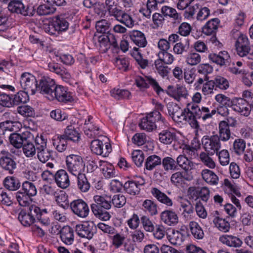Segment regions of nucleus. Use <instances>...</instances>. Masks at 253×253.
<instances>
[{
    "mask_svg": "<svg viewBox=\"0 0 253 253\" xmlns=\"http://www.w3.org/2000/svg\"><path fill=\"white\" fill-rule=\"evenodd\" d=\"M109 238L112 241V245L116 249L121 247L125 240V237L123 235L118 233L117 231L114 234L110 236Z\"/></svg>",
    "mask_w": 253,
    "mask_h": 253,
    "instance_id": "nucleus-55",
    "label": "nucleus"
},
{
    "mask_svg": "<svg viewBox=\"0 0 253 253\" xmlns=\"http://www.w3.org/2000/svg\"><path fill=\"white\" fill-rule=\"evenodd\" d=\"M161 118V113L153 111L141 120L139 126L141 129L152 131L156 129L155 120Z\"/></svg>",
    "mask_w": 253,
    "mask_h": 253,
    "instance_id": "nucleus-12",
    "label": "nucleus"
},
{
    "mask_svg": "<svg viewBox=\"0 0 253 253\" xmlns=\"http://www.w3.org/2000/svg\"><path fill=\"white\" fill-rule=\"evenodd\" d=\"M230 108L236 113L248 117L251 113V104L250 105L244 98L234 97Z\"/></svg>",
    "mask_w": 253,
    "mask_h": 253,
    "instance_id": "nucleus-11",
    "label": "nucleus"
},
{
    "mask_svg": "<svg viewBox=\"0 0 253 253\" xmlns=\"http://www.w3.org/2000/svg\"><path fill=\"white\" fill-rule=\"evenodd\" d=\"M21 190L31 197L35 196L37 193L35 185L33 183L28 181H24L22 183Z\"/></svg>",
    "mask_w": 253,
    "mask_h": 253,
    "instance_id": "nucleus-50",
    "label": "nucleus"
},
{
    "mask_svg": "<svg viewBox=\"0 0 253 253\" xmlns=\"http://www.w3.org/2000/svg\"><path fill=\"white\" fill-rule=\"evenodd\" d=\"M7 8L10 12L20 14L24 16H32L34 13L32 8L26 7L20 0H10Z\"/></svg>",
    "mask_w": 253,
    "mask_h": 253,
    "instance_id": "nucleus-13",
    "label": "nucleus"
},
{
    "mask_svg": "<svg viewBox=\"0 0 253 253\" xmlns=\"http://www.w3.org/2000/svg\"><path fill=\"white\" fill-rule=\"evenodd\" d=\"M162 222L169 226H174L178 222V217L176 212L172 210H165L160 214Z\"/></svg>",
    "mask_w": 253,
    "mask_h": 253,
    "instance_id": "nucleus-23",
    "label": "nucleus"
},
{
    "mask_svg": "<svg viewBox=\"0 0 253 253\" xmlns=\"http://www.w3.org/2000/svg\"><path fill=\"white\" fill-rule=\"evenodd\" d=\"M192 104L191 103H188L186 107V110L187 113L186 114V117L185 121L189 124V125L193 128L198 129L199 127V125L197 121V117L194 113V111H192L191 109H189L190 105Z\"/></svg>",
    "mask_w": 253,
    "mask_h": 253,
    "instance_id": "nucleus-39",
    "label": "nucleus"
},
{
    "mask_svg": "<svg viewBox=\"0 0 253 253\" xmlns=\"http://www.w3.org/2000/svg\"><path fill=\"white\" fill-rule=\"evenodd\" d=\"M37 157L40 162L44 163L52 157V151L47 148L37 151Z\"/></svg>",
    "mask_w": 253,
    "mask_h": 253,
    "instance_id": "nucleus-58",
    "label": "nucleus"
},
{
    "mask_svg": "<svg viewBox=\"0 0 253 253\" xmlns=\"http://www.w3.org/2000/svg\"><path fill=\"white\" fill-rule=\"evenodd\" d=\"M96 226L91 221L84 222L76 225L75 232L81 238L90 240L95 233Z\"/></svg>",
    "mask_w": 253,
    "mask_h": 253,
    "instance_id": "nucleus-10",
    "label": "nucleus"
},
{
    "mask_svg": "<svg viewBox=\"0 0 253 253\" xmlns=\"http://www.w3.org/2000/svg\"><path fill=\"white\" fill-rule=\"evenodd\" d=\"M142 207L144 211L152 216L158 213L157 205L151 200H145L143 202Z\"/></svg>",
    "mask_w": 253,
    "mask_h": 253,
    "instance_id": "nucleus-45",
    "label": "nucleus"
},
{
    "mask_svg": "<svg viewBox=\"0 0 253 253\" xmlns=\"http://www.w3.org/2000/svg\"><path fill=\"white\" fill-rule=\"evenodd\" d=\"M212 80L214 83L215 87L220 89L226 90L229 86L228 81L222 76H217Z\"/></svg>",
    "mask_w": 253,
    "mask_h": 253,
    "instance_id": "nucleus-57",
    "label": "nucleus"
},
{
    "mask_svg": "<svg viewBox=\"0 0 253 253\" xmlns=\"http://www.w3.org/2000/svg\"><path fill=\"white\" fill-rule=\"evenodd\" d=\"M161 164V158L157 155H153L149 156L147 158L145 163V166L147 170H151Z\"/></svg>",
    "mask_w": 253,
    "mask_h": 253,
    "instance_id": "nucleus-47",
    "label": "nucleus"
},
{
    "mask_svg": "<svg viewBox=\"0 0 253 253\" xmlns=\"http://www.w3.org/2000/svg\"><path fill=\"white\" fill-rule=\"evenodd\" d=\"M203 179L211 185H216L218 183V176L212 170L208 169H203L201 171Z\"/></svg>",
    "mask_w": 253,
    "mask_h": 253,
    "instance_id": "nucleus-36",
    "label": "nucleus"
},
{
    "mask_svg": "<svg viewBox=\"0 0 253 253\" xmlns=\"http://www.w3.org/2000/svg\"><path fill=\"white\" fill-rule=\"evenodd\" d=\"M169 240L172 244L180 245L184 241V235L180 231L172 229L169 235Z\"/></svg>",
    "mask_w": 253,
    "mask_h": 253,
    "instance_id": "nucleus-49",
    "label": "nucleus"
},
{
    "mask_svg": "<svg viewBox=\"0 0 253 253\" xmlns=\"http://www.w3.org/2000/svg\"><path fill=\"white\" fill-rule=\"evenodd\" d=\"M201 61V55L196 52H191L188 53L185 59V62L190 66L197 65Z\"/></svg>",
    "mask_w": 253,
    "mask_h": 253,
    "instance_id": "nucleus-59",
    "label": "nucleus"
},
{
    "mask_svg": "<svg viewBox=\"0 0 253 253\" xmlns=\"http://www.w3.org/2000/svg\"><path fill=\"white\" fill-rule=\"evenodd\" d=\"M55 10V8L49 4H43L38 7L37 12L40 15H45L53 13Z\"/></svg>",
    "mask_w": 253,
    "mask_h": 253,
    "instance_id": "nucleus-62",
    "label": "nucleus"
},
{
    "mask_svg": "<svg viewBox=\"0 0 253 253\" xmlns=\"http://www.w3.org/2000/svg\"><path fill=\"white\" fill-rule=\"evenodd\" d=\"M105 148H104V144L103 142L99 139H95L91 141L90 145L91 151L97 155H101L107 157L112 151L110 144L106 143Z\"/></svg>",
    "mask_w": 253,
    "mask_h": 253,
    "instance_id": "nucleus-16",
    "label": "nucleus"
},
{
    "mask_svg": "<svg viewBox=\"0 0 253 253\" xmlns=\"http://www.w3.org/2000/svg\"><path fill=\"white\" fill-rule=\"evenodd\" d=\"M20 84L21 88L30 92L31 95H34L37 92L38 82L36 77L29 73L25 72L21 74Z\"/></svg>",
    "mask_w": 253,
    "mask_h": 253,
    "instance_id": "nucleus-6",
    "label": "nucleus"
},
{
    "mask_svg": "<svg viewBox=\"0 0 253 253\" xmlns=\"http://www.w3.org/2000/svg\"><path fill=\"white\" fill-rule=\"evenodd\" d=\"M214 99L218 103V105L230 106L232 105L233 98L227 96L226 95L219 93L215 96Z\"/></svg>",
    "mask_w": 253,
    "mask_h": 253,
    "instance_id": "nucleus-63",
    "label": "nucleus"
},
{
    "mask_svg": "<svg viewBox=\"0 0 253 253\" xmlns=\"http://www.w3.org/2000/svg\"><path fill=\"white\" fill-rule=\"evenodd\" d=\"M155 71L163 78L168 76L169 72V68L162 61L156 60L154 62Z\"/></svg>",
    "mask_w": 253,
    "mask_h": 253,
    "instance_id": "nucleus-44",
    "label": "nucleus"
},
{
    "mask_svg": "<svg viewBox=\"0 0 253 253\" xmlns=\"http://www.w3.org/2000/svg\"><path fill=\"white\" fill-rule=\"evenodd\" d=\"M118 21L131 28L135 25V20L132 15L123 11Z\"/></svg>",
    "mask_w": 253,
    "mask_h": 253,
    "instance_id": "nucleus-51",
    "label": "nucleus"
},
{
    "mask_svg": "<svg viewBox=\"0 0 253 253\" xmlns=\"http://www.w3.org/2000/svg\"><path fill=\"white\" fill-rule=\"evenodd\" d=\"M210 154L206 152H202L200 154V159L202 162L207 167L210 169H214L215 167V163L211 158L210 157Z\"/></svg>",
    "mask_w": 253,
    "mask_h": 253,
    "instance_id": "nucleus-61",
    "label": "nucleus"
},
{
    "mask_svg": "<svg viewBox=\"0 0 253 253\" xmlns=\"http://www.w3.org/2000/svg\"><path fill=\"white\" fill-rule=\"evenodd\" d=\"M93 200L95 203L90 205V208L94 216L102 220H109L111 216L107 210L111 208L110 198L95 195L93 197Z\"/></svg>",
    "mask_w": 253,
    "mask_h": 253,
    "instance_id": "nucleus-1",
    "label": "nucleus"
},
{
    "mask_svg": "<svg viewBox=\"0 0 253 253\" xmlns=\"http://www.w3.org/2000/svg\"><path fill=\"white\" fill-rule=\"evenodd\" d=\"M167 93L169 96L178 101H180L182 98H186L188 95L187 90L183 86H177L173 87L169 85L168 87Z\"/></svg>",
    "mask_w": 253,
    "mask_h": 253,
    "instance_id": "nucleus-21",
    "label": "nucleus"
},
{
    "mask_svg": "<svg viewBox=\"0 0 253 253\" xmlns=\"http://www.w3.org/2000/svg\"><path fill=\"white\" fill-rule=\"evenodd\" d=\"M219 140L227 141L230 138L231 132L228 123L225 121H221L219 124Z\"/></svg>",
    "mask_w": 253,
    "mask_h": 253,
    "instance_id": "nucleus-35",
    "label": "nucleus"
},
{
    "mask_svg": "<svg viewBox=\"0 0 253 253\" xmlns=\"http://www.w3.org/2000/svg\"><path fill=\"white\" fill-rule=\"evenodd\" d=\"M90 116L84 121L83 129L85 135L90 138H95L102 135V132L99 127L96 125Z\"/></svg>",
    "mask_w": 253,
    "mask_h": 253,
    "instance_id": "nucleus-14",
    "label": "nucleus"
},
{
    "mask_svg": "<svg viewBox=\"0 0 253 253\" xmlns=\"http://www.w3.org/2000/svg\"><path fill=\"white\" fill-rule=\"evenodd\" d=\"M176 165L185 171L190 170L194 167L193 163L183 155H179L177 158Z\"/></svg>",
    "mask_w": 253,
    "mask_h": 253,
    "instance_id": "nucleus-43",
    "label": "nucleus"
},
{
    "mask_svg": "<svg viewBox=\"0 0 253 253\" xmlns=\"http://www.w3.org/2000/svg\"><path fill=\"white\" fill-rule=\"evenodd\" d=\"M4 187L10 191H15L20 187L18 179L12 176L6 177L3 180Z\"/></svg>",
    "mask_w": 253,
    "mask_h": 253,
    "instance_id": "nucleus-41",
    "label": "nucleus"
},
{
    "mask_svg": "<svg viewBox=\"0 0 253 253\" xmlns=\"http://www.w3.org/2000/svg\"><path fill=\"white\" fill-rule=\"evenodd\" d=\"M52 19L59 34L65 32L68 29L69 23L63 15L54 16Z\"/></svg>",
    "mask_w": 253,
    "mask_h": 253,
    "instance_id": "nucleus-37",
    "label": "nucleus"
},
{
    "mask_svg": "<svg viewBox=\"0 0 253 253\" xmlns=\"http://www.w3.org/2000/svg\"><path fill=\"white\" fill-rule=\"evenodd\" d=\"M158 60L162 61L166 65L171 64L174 60L173 55L168 51H160L158 53Z\"/></svg>",
    "mask_w": 253,
    "mask_h": 253,
    "instance_id": "nucleus-56",
    "label": "nucleus"
},
{
    "mask_svg": "<svg viewBox=\"0 0 253 253\" xmlns=\"http://www.w3.org/2000/svg\"><path fill=\"white\" fill-rule=\"evenodd\" d=\"M22 150L26 157L30 158L34 157L36 154V148L35 146L31 142L29 138L26 140L23 145Z\"/></svg>",
    "mask_w": 253,
    "mask_h": 253,
    "instance_id": "nucleus-46",
    "label": "nucleus"
},
{
    "mask_svg": "<svg viewBox=\"0 0 253 253\" xmlns=\"http://www.w3.org/2000/svg\"><path fill=\"white\" fill-rule=\"evenodd\" d=\"M54 179L57 186L60 188L66 189L70 184L68 174L65 169L57 170L54 174Z\"/></svg>",
    "mask_w": 253,
    "mask_h": 253,
    "instance_id": "nucleus-19",
    "label": "nucleus"
},
{
    "mask_svg": "<svg viewBox=\"0 0 253 253\" xmlns=\"http://www.w3.org/2000/svg\"><path fill=\"white\" fill-rule=\"evenodd\" d=\"M38 212L35 213V218H37L39 222L44 226H48L50 223L48 211L46 209H41L37 206Z\"/></svg>",
    "mask_w": 253,
    "mask_h": 253,
    "instance_id": "nucleus-38",
    "label": "nucleus"
},
{
    "mask_svg": "<svg viewBox=\"0 0 253 253\" xmlns=\"http://www.w3.org/2000/svg\"><path fill=\"white\" fill-rule=\"evenodd\" d=\"M213 222L215 227L222 232H228L230 229L229 223L224 219L217 217L214 218Z\"/></svg>",
    "mask_w": 253,
    "mask_h": 253,
    "instance_id": "nucleus-54",
    "label": "nucleus"
},
{
    "mask_svg": "<svg viewBox=\"0 0 253 253\" xmlns=\"http://www.w3.org/2000/svg\"><path fill=\"white\" fill-rule=\"evenodd\" d=\"M160 142L165 145H170L176 140V135L174 132L169 129L162 130L158 134Z\"/></svg>",
    "mask_w": 253,
    "mask_h": 253,
    "instance_id": "nucleus-27",
    "label": "nucleus"
},
{
    "mask_svg": "<svg viewBox=\"0 0 253 253\" xmlns=\"http://www.w3.org/2000/svg\"><path fill=\"white\" fill-rule=\"evenodd\" d=\"M231 33L235 39L237 38L235 46L238 54L241 57L246 56L251 49L247 36L237 30H233Z\"/></svg>",
    "mask_w": 253,
    "mask_h": 253,
    "instance_id": "nucleus-2",
    "label": "nucleus"
},
{
    "mask_svg": "<svg viewBox=\"0 0 253 253\" xmlns=\"http://www.w3.org/2000/svg\"><path fill=\"white\" fill-rule=\"evenodd\" d=\"M70 208L73 213L78 217L85 218L88 216L89 207L87 204L82 199L72 201L70 204Z\"/></svg>",
    "mask_w": 253,
    "mask_h": 253,
    "instance_id": "nucleus-9",
    "label": "nucleus"
},
{
    "mask_svg": "<svg viewBox=\"0 0 253 253\" xmlns=\"http://www.w3.org/2000/svg\"><path fill=\"white\" fill-rule=\"evenodd\" d=\"M60 239L67 245H71L74 242V230L69 226H64L60 231Z\"/></svg>",
    "mask_w": 253,
    "mask_h": 253,
    "instance_id": "nucleus-25",
    "label": "nucleus"
},
{
    "mask_svg": "<svg viewBox=\"0 0 253 253\" xmlns=\"http://www.w3.org/2000/svg\"><path fill=\"white\" fill-rule=\"evenodd\" d=\"M151 193L160 203L168 207H171L172 206L173 202L172 200L158 188L156 187L152 188Z\"/></svg>",
    "mask_w": 253,
    "mask_h": 253,
    "instance_id": "nucleus-28",
    "label": "nucleus"
},
{
    "mask_svg": "<svg viewBox=\"0 0 253 253\" xmlns=\"http://www.w3.org/2000/svg\"><path fill=\"white\" fill-rule=\"evenodd\" d=\"M30 133L27 132L20 134L17 133L11 134L9 137L10 144L15 148L19 149L22 148L25 141L29 138Z\"/></svg>",
    "mask_w": 253,
    "mask_h": 253,
    "instance_id": "nucleus-22",
    "label": "nucleus"
},
{
    "mask_svg": "<svg viewBox=\"0 0 253 253\" xmlns=\"http://www.w3.org/2000/svg\"><path fill=\"white\" fill-rule=\"evenodd\" d=\"M67 140H70L73 142H78L80 138V134L79 131L75 127V125L68 126L65 129L64 134L63 135Z\"/></svg>",
    "mask_w": 253,
    "mask_h": 253,
    "instance_id": "nucleus-34",
    "label": "nucleus"
},
{
    "mask_svg": "<svg viewBox=\"0 0 253 253\" xmlns=\"http://www.w3.org/2000/svg\"><path fill=\"white\" fill-rule=\"evenodd\" d=\"M66 166L67 170L72 175L77 176L83 171L84 164L80 156L71 154L66 157Z\"/></svg>",
    "mask_w": 253,
    "mask_h": 253,
    "instance_id": "nucleus-3",
    "label": "nucleus"
},
{
    "mask_svg": "<svg viewBox=\"0 0 253 253\" xmlns=\"http://www.w3.org/2000/svg\"><path fill=\"white\" fill-rule=\"evenodd\" d=\"M52 144L59 152L64 151L67 147V140L63 135H57L52 139Z\"/></svg>",
    "mask_w": 253,
    "mask_h": 253,
    "instance_id": "nucleus-40",
    "label": "nucleus"
},
{
    "mask_svg": "<svg viewBox=\"0 0 253 253\" xmlns=\"http://www.w3.org/2000/svg\"><path fill=\"white\" fill-rule=\"evenodd\" d=\"M132 159L137 167L142 166L144 160V155L142 151L136 150L132 153Z\"/></svg>",
    "mask_w": 253,
    "mask_h": 253,
    "instance_id": "nucleus-64",
    "label": "nucleus"
},
{
    "mask_svg": "<svg viewBox=\"0 0 253 253\" xmlns=\"http://www.w3.org/2000/svg\"><path fill=\"white\" fill-rule=\"evenodd\" d=\"M129 36L131 41L139 47H144L147 44L144 34L141 31L133 30L129 32Z\"/></svg>",
    "mask_w": 253,
    "mask_h": 253,
    "instance_id": "nucleus-29",
    "label": "nucleus"
},
{
    "mask_svg": "<svg viewBox=\"0 0 253 253\" xmlns=\"http://www.w3.org/2000/svg\"><path fill=\"white\" fill-rule=\"evenodd\" d=\"M161 12L166 17L172 19L175 22L180 23L182 20V16L176 10L170 6L164 5L161 8Z\"/></svg>",
    "mask_w": 253,
    "mask_h": 253,
    "instance_id": "nucleus-30",
    "label": "nucleus"
},
{
    "mask_svg": "<svg viewBox=\"0 0 253 253\" xmlns=\"http://www.w3.org/2000/svg\"><path fill=\"white\" fill-rule=\"evenodd\" d=\"M75 176L77 177V188L82 192H87L90 189V184L86 175L82 172Z\"/></svg>",
    "mask_w": 253,
    "mask_h": 253,
    "instance_id": "nucleus-33",
    "label": "nucleus"
},
{
    "mask_svg": "<svg viewBox=\"0 0 253 253\" xmlns=\"http://www.w3.org/2000/svg\"><path fill=\"white\" fill-rule=\"evenodd\" d=\"M189 109L194 111L195 114L198 119H201L203 121H206L212 118V116L215 114L216 111L215 109H212L211 111L210 109L207 107L202 106L200 107L199 105L194 103H191Z\"/></svg>",
    "mask_w": 253,
    "mask_h": 253,
    "instance_id": "nucleus-15",
    "label": "nucleus"
},
{
    "mask_svg": "<svg viewBox=\"0 0 253 253\" xmlns=\"http://www.w3.org/2000/svg\"><path fill=\"white\" fill-rule=\"evenodd\" d=\"M192 179V177L188 174L178 171L172 174L170 177V180L172 184L176 186H183L185 181H190Z\"/></svg>",
    "mask_w": 253,
    "mask_h": 253,
    "instance_id": "nucleus-31",
    "label": "nucleus"
},
{
    "mask_svg": "<svg viewBox=\"0 0 253 253\" xmlns=\"http://www.w3.org/2000/svg\"><path fill=\"white\" fill-rule=\"evenodd\" d=\"M54 80L47 76H43L39 80L37 85V91L49 99L56 86Z\"/></svg>",
    "mask_w": 253,
    "mask_h": 253,
    "instance_id": "nucleus-4",
    "label": "nucleus"
},
{
    "mask_svg": "<svg viewBox=\"0 0 253 253\" xmlns=\"http://www.w3.org/2000/svg\"><path fill=\"white\" fill-rule=\"evenodd\" d=\"M0 166L9 174H12L16 168V164L12 159L11 154L5 150L0 153Z\"/></svg>",
    "mask_w": 253,
    "mask_h": 253,
    "instance_id": "nucleus-17",
    "label": "nucleus"
},
{
    "mask_svg": "<svg viewBox=\"0 0 253 253\" xmlns=\"http://www.w3.org/2000/svg\"><path fill=\"white\" fill-rule=\"evenodd\" d=\"M202 143L206 152L211 156H212L214 154H217L221 147L219 138L217 135L210 137L204 136L202 138Z\"/></svg>",
    "mask_w": 253,
    "mask_h": 253,
    "instance_id": "nucleus-7",
    "label": "nucleus"
},
{
    "mask_svg": "<svg viewBox=\"0 0 253 253\" xmlns=\"http://www.w3.org/2000/svg\"><path fill=\"white\" fill-rule=\"evenodd\" d=\"M29 94H30V92H28L27 91L25 90L19 91L14 95L13 98L14 105L27 102L29 100Z\"/></svg>",
    "mask_w": 253,
    "mask_h": 253,
    "instance_id": "nucleus-48",
    "label": "nucleus"
},
{
    "mask_svg": "<svg viewBox=\"0 0 253 253\" xmlns=\"http://www.w3.org/2000/svg\"><path fill=\"white\" fill-rule=\"evenodd\" d=\"M223 189L224 192L228 195H241L240 192L235 188V186L228 179H224Z\"/></svg>",
    "mask_w": 253,
    "mask_h": 253,
    "instance_id": "nucleus-60",
    "label": "nucleus"
},
{
    "mask_svg": "<svg viewBox=\"0 0 253 253\" xmlns=\"http://www.w3.org/2000/svg\"><path fill=\"white\" fill-rule=\"evenodd\" d=\"M52 98L50 100L56 99L58 102L62 103L71 102L74 100L72 93L67 87L61 85H56L51 94Z\"/></svg>",
    "mask_w": 253,
    "mask_h": 253,
    "instance_id": "nucleus-8",
    "label": "nucleus"
},
{
    "mask_svg": "<svg viewBox=\"0 0 253 253\" xmlns=\"http://www.w3.org/2000/svg\"><path fill=\"white\" fill-rule=\"evenodd\" d=\"M37 206L32 205L27 210H22L19 213L18 219L25 227H30L35 222V213L38 212Z\"/></svg>",
    "mask_w": 253,
    "mask_h": 253,
    "instance_id": "nucleus-5",
    "label": "nucleus"
},
{
    "mask_svg": "<svg viewBox=\"0 0 253 253\" xmlns=\"http://www.w3.org/2000/svg\"><path fill=\"white\" fill-rule=\"evenodd\" d=\"M98 167L105 178H111L116 175V171L111 164L100 160L99 162Z\"/></svg>",
    "mask_w": 253,
    "mask_h": 253,
    "instance_id": "nucleus-26",
    "label": "nucleus"
},
{
    "mask_svg": "<svg viewBox=\"0 0 253 253\" xmlns=\"http://www.w3.org/2000/svg\"><path fill=\"white\" fill-rule=\"evenodd\" d=\"M111 95L117 99H128L130 93L128 90L114 88L111 90Z\"/></svg>",
    "mask_w": 253,
    "mask_h": 253,
    "instance_id": "nucleus-53",
    "label": "nucleus"
},
{
    "mask_svg": "<svg viewBox=\"0 0 253 253\" xmlns=\"http://www.w3.org/2000/svg\"><path fill=\"white\" fill-rule=\"evenodd\" d=\"M219 240L222 244L230 247L240 248L243 244L242 241L239 237L231 235L221 236Z\"/></svg>",
    "mask_w": 253,
    "mask_h": 253,
    "instance_id": "nucleus-24",
    "label": "nucleus"
},
{
    "mask_svg": "<svg viewBox=\"0 0 253 253\" xmlns=\"http://www.w3.org/2000/svg\"><path fill=\"white\" fill-rule=\"evenodd\" d=\"M189 228L193 237L197 239H202L204 237V233L199 223L195 221L189 222Z\"/></svg>",
    "mask_w": 253,
    "mask_h": 253,
    "instance_id": "nucleus-42",
    "label": "nucleus"
},
{
    "mask_svg": "<svg viewBox=\"0 0 253 253\" xmlns=\"http://www.w3.org/2000/svg\"><path fill=\"white\" fill-rule=\"evenodd\" d=\"M220 20L215 18L209 20L202 28V32L207 35H211L215 34L218 29Z\"/></svg>",
    "mask_w": 253,
    "mask_h": 253,
    "instance_id": "nucleus-32",
    "label": "nucleus"
},
{
    "mask_svg": "<svg viewBox=\"0 0 253 253\" xmlns=\"http://www.w3.org/2000/svg\"><path fill=\"white\" fill-rule=\"evenodd\" d=\"M145 183L143 178H139L137 180L126 181L124 185L125 190L128 194L131 195H136L139 193L140 187Z\"/></svg>",
    "mask_w": 253,
    "mask_h": 253,
    "instance_id": "nucleus-18",
    "label": "nucleus"
},
{
    "mask_svg": "<svg viewBox=\"0 0 253 253\" xmlns=\"http://www.w3.org/2000/svg\"><path fill=\"white\" fill-rule=\"evenodd\" d=\"M15 197L19 204L22 207L28 206L31 202V197L28 195L21 190L16 193Z\"/></svg>",
    "mask_w": 253,
    "mask_h": 253,
    "instance_id": "nucleus-52",
    "label": "nucleus"
},
{
    "mask_svg": "<svg viewBox=\"0 0 253 253\" xmlns=\"http://www.w3.org/2000/svg\"><path fill=\"white\" fill-rule=\"evenodd\" d=\"M210 61L220 66L227 65L230 62V57L226 51H221L218 54L210 53L209 55Z\"/></svg>",
    "mask_w": 253,
    "mask_h": 253,
    "instance_id": "nucleus-20",
    "label": "nucleus"
}]
</instances>
